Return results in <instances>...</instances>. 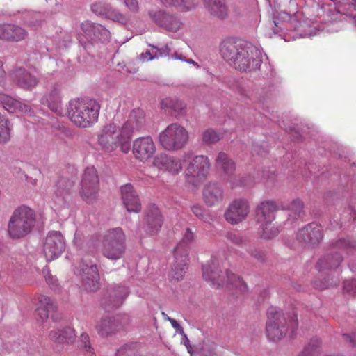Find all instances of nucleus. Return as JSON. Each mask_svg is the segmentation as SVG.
I'll list each match as a JSON object with an SVG mask.
<instances>
[{"label": "nucleus", "instance_id": "4be33fe9", "mask_svg": "<svg viewBox=\"0 0 356 356\" xmlns=\"http://www.w3.org/2000/svg\"><path fill=\"white\" fill-rule=\"evenodd\" d=\"M60 90V85L54 84L51 86L49 90L42 98V103L47 105L56 115L62 116L64 111L61 103Z\"/></svg>", "mask_w": 356, "mask_h": 356}, {"label": "nucleus", "instance_id": "aec40b11", "mask_svg": "<svg viewBox=\"0 0 356 356\" xmlns=\"http://www.w3.org/2000/svg\"><path fill=\"white\" fill-rule=\"evenodd\" d=\"M163 224V217L158 207L151 204L145 211V219L143 226L145 232L150 235L156 234Z\"/></svg>", "mask_w": 356, "mask_h": 356}, {"label": "nucleus", "instance_id": "6ab92c4d", "mask_svg": "<svg viewBox=\"0 0 356 356\" xmlns=\"http://www.w3.org/2000/svg\"><path fill=\"white\" fill-rule=\"evenodd\" d=\"M149 16L158 26L169 31L176 32L181 25V22L177 16L161 10L149 12Z\"/></svg>", "mask_w": 356, "mask_h": 356}, {"label": "nucleus", "instance_id": "2eb2a0df", "mask_svg": "<svg viewBox=\"0 0 356 356\" xmlns=\"http://www.w3.org/2000/svg\"><path fill=\"white\" fill-rule=\"evenodd\" d=\"M145 125L144 111L139 108L133 109L129 114L127 119L120 124V127L131 142L134 134L142 130Z\"/></svg>", "mask_w": 356, "mask_h": 356}, {"label": "nucleus", "instance_id": "dca6fc26", "mask_svg": "<svg viewBox=\"0 0 356 356\" xmlns=\"http://www.w3.org/2000/svg\"><path fill=\"white\" fill-rule=\"evenodd\" d=\"M216 166L227 177V181L232 187L246 185V183L235 175V163L224 152H220L216 159Z\"/></svg>", "mask_w": 356, "mask_h": 356}, {"label": "nucleus", "instance_id": "864d4df0", "mask_svg": "<svg viewBox=\"0 0 356 356\" xmlns=\"http://www.w3.org/2000/svg\"><path fill=\"white\" fill-rule=\"evenodd\" d=\"M193 213L199 218L204 221L207 220V218L206 217V213L203 209V208L198 205H195L192 208Z\"/></svg>", "mask_w": 356, "mask_h": 356}, {"label": "nucleus", "instance_id": "338daca9", "mask_svg": "<svg viewBox=\"0 0 356 356\" xmlns=\"http://www.w3.org/2000/svg\"><path fill=\"white\" fill-rule=\"evenodd\" d=\"M6 72L3 67V63L0 61V83L4 80Z\"/></svg>", "mask_w": 356, "mask_h": 356}, {"label": "nucleus", "instance_id": "49530a36", "mask_svg": "<svg viewBox=\"0 0 356 356\" xmlns=\"http://www.w3.org/2000/svg\"><path fill=\"white\" fill-rule=\"evenodd\" d=\"M263 231L261 234V237L265 239H270L273 237L276 236L280 230L278 228L275 227L274 225H271V224L268 225H261Z\"/></svg>", "mask_w": 356, "mask_h": 356}, {"label": "nucleus", "instance_id": "37998d69", "mask_svg": "<svg viewBox=\"0 0 356 356\" xmlns=\"http://www.w3.org/2000/svg\"><path fill=\"white\" fill-rule=\"evenodd\" d=\"M282 208L283 209L290 210L291 213H290L289 216L293 218H297L301 216L303 209V203L300 200L296 199L293 200L289 205L282 206Z\"/></svg>", "mask_w": 356, "mask_h": 356}, {"label": "nucleus", "instance_id": "4d7b16f0", "mask_svg": "<svg viewBox=\"0 0 356 356\" xmlns=\"http://www.w3.org/2000/svg\"><path fill=\"white\" fill-rule=\"evenodd\" d=\"M8 24L0 23V40H6L8 37Z\"/></svg>", "mask_w": 356, "mask_h": 356}, {"label": "nucleus", "instance_id": "412c9836", "mask_svg": "<svg viewBox=\"0 0 356 356\" xmlns=\"http://www.w3.org/2000/svg\"><path fill=\"white\" fill-rule=\"evenodd\" d=\"M91 10L97 15L103 16L113 22L125 24L129 18L118 10L112 8L108 4L103 2H96L91 5Z\"/></svg>", "mask_w": 356, "mask_h": 356}, {"label": "nucleus", "instance_id": "39448f33", "mask_svg": "<svg viewBox=\"0 0 356 356\" xmlns=\"http://www.w3.org/2000/svg\"><path fill=\"white\" fill-rule=\"evenodd\" d=\"M218 267V259L213 257L207 264L202 266L203 278L213 286L219 287L227 284L241 293L246 291L247 285L239 277L229 271H226L225 275H220Z\"/></svg>", "mask_w": 356, "mask_h": 356}, {"label": "nucleus", "instance_id": "423d86ee", "mask_svg": "<svg viewBox=\"0 0 356 356\" xmlns=\"http://www.w3.org/2000/svg\"><path fill=\"white\" fill-rule=\"evenodd\" d=\"M268 321L266 323V334L271 341L280 340L290 330V337H293L295 330L298 327V319L296 315L292 316L286 327V319L282 312L276 307H271L267 312Z\"/></svg>", "mask_w": 356, "mask_h": 356}, {"label": "nucleus", "instance_id": "7ed1b4c3", "mask_svg": "<svg viewBox=\"0 0 356 356\" xmlns=\"http://www.w3.org/2000/svg\"><path fill=\"white\" fill-rule=\"evenodd\" d=\"M97 143L106 152H113L120 148L122 153L127 154L131 149V143L116 120L103 127L97 136Z\"/></svg>", "mask_w": 356, "mask_h": 356}, {"label": "nucleus", "instance_id": "20e7f679", "mask_svg": "<svg viewBox=\"0 0 356 356\" xmlns=\"http://www.w3.org/2000/svg\"><path fill=\"white\" fill-rule=\"evenodd\" d=\"M36 222V214L30 207L22 205L12 213L8 224V233L13 239H19L28 235Z\"/></svg>", "mask_w": 356, "mask_h": 356}, {"label": "nucleus", "instance_id": "a19ab883", "mask_svg": "<svg viewBox=\"0 0 356 356\" xmlns=\"http://www.w3.org/2000/svg\"><path fill=\"white\" fill-rule=\"evenodd\" d=\"M10 124L5 115L0 113V143H6L10 138Z\"/></svg>", "mask_w": 356, "mask_h": 356}, {"label": "nucleus", "instance_id": "1a4fd4ad", "mask_svg": "<svg viewBox=\"0 0 356 356\" xmlns=\"http://www.w3.org/2000/svg\"><path fill=\"white\" fill-rule=\"evenodd\" d=\"M184 162L188 163L185 168L187 182L197 186L207 177L210 168V162L207 156L186 154L184 156Z\"/></svg>", "mask_w": 356, "mask_h": 356}, {"label": "nucleus", "instance_id": "58836bf2", "mask_svg": "<svg viewBox=\"0 0 356 356\" xmlns=\"http://www.w3.org/2000/svg\"><path fill=\"white\" fill-rule=\"evenodd\" d=\"M73 181L64 178L60 179L56 185L55 194L58 197H63L65 200V195L70 193L73 187Z\"/></svg>", "mask_w": 356, "mask_h": 356}, {"label": "nucleus", "instance_id": "bf43d9fd", "mask_svg": "<svg viewBox=\"0 0 356 356\" xmlns=\"http://www.w3.org/2000/svg\"><path fill=\"white\" fill-rule=\"evenodd\" d=\"M43 273L44 275L47 282L51 285H54L56 282V280L53 277V276L49 273V270L47 269L43 270Z\"/></svg>", "mask_w": 356, "mask_h": 356}, {"label": "nucleus", "instance_id": "8fccbe9b", "mask_svg": "<svg viewBox=\"0 0 356 356\" xmlns=\"http://www.w3.org/2000/svg\"><path fill=\"white\" fill-rule=\"evenodd\" d=\"M140 57L143 62H146L154 59H158V54H155L154 46H152L149 50H147L145 52L141 53Z\"/></svg>", "mask_w": 356, "mask_h": 356}, {"label": "nucleus", "instance_id": "a211bd4d", "mask_svg": "<svg viewBox=\"0 0 356 356\" xmlns=\"http://www.w3.org/2000/svg\"><path fill=\"white\" fill-rule=\"evenodd\" d=\"M12 81L19 88L31 90L38 83L37 76L24 67H18L10 74Z\"/></svg>", "mask_w": 356, "mask_h": 356}, {"label": "nucleus", "instance_id": "a878e982", "mask_svg": "<svg viewBox=\"0 0 356 356\" xmlns=\"http://www.w3.org/2000/svg\"><path fill=\"white\" fill-rule=\"evenodd\" d=\"M278 209L277 204L272 201L261 202L256 209V216L261 225H268L275 220V213Z\"/></svg>", "mask_w": 356, "mask_h": 356}, {"label": "nucleus", "instance_id": "13d9d810", "mask_svg": "<svg viewBox=\"0 0 356 356\" xmlns=\"http://www.w3.org/2000/svg\"><path fill=\"white\" fill-rule=\"evenodd\" d=\"M126 6L133 11H136L138 8L137 0H124Z\"/></svg>", "mask_w": 356, "mask_h": 356}, {"label": "nucleus", "instance_id": "4c0bfd02", "mask_svg": "<svg viewBox=\"0 0 356 356\" xmlns=\"http://www.w3.org/2000/svg\"><path fill=\"white\" fill-rule=\"evenodd\" d=\"M7 31V41L9 42H19L28 35L27 31L24 28L13 24H8Z\"/></svg>", "mask_w": 356, "mask_h": 356}, {"label": "nucleus", "instance_id": "c85d7f7f", "mask_svg": "<svg viewBox=\"0 0 356 356\" xmlns=\"http://www.w3.org/2000/svg\"><path fill=\"white\" fill-rule=\"evenodd\" d=\"M129 291L124 286H118L110 291L109 295L106 300V309H113L119 307L128 296Z\"/></svg>", "mask_w": 356, "mask_h": 356}, {"label": "nucleus", "instance_id": "72a5a7b5", "mask_svg": "<svg viewBox=\"0 0 356 356\" xmlns=\"http://www.w3.org/2000/svg\"><path fill=\"white\" fill-rule=\"evenodd\" d=\"M49 337L52 341L56 343H69L74 339L75 334L72 327H67L63 330L51 331Z\"/></svg>", "mask_w": 356, "mask_h": 356}, {"label": "nucleus", "instance_id": "680f3d73", "mask_svg": "<svg viewBox=\"0 0 356 356\" xmlns=\"http://www.w3.org/2000/svg\"><path fill=\"white\" fill-rule=\"evenodd\" d=\"M337 246L338 248H348V247H350V243L346 240V239H341V240H339L337 243Z\"/></svg>", "mask_w": 356, "mask_h": 356}, {"label": "nucleus", "instance_id": "69168bd1", "mask_svg": "<svg viewBox=\"0 0 356 356\" xmlns=\"http://www.w3.org/2000/svg\"><path fill=\"white\" fill-rule=\"evenodd\" d=\"M171 58L175 60H180L183 61V60H185V56H183L181 54L175 52L173 54H172Z\"/></svg>", "mask_w": 356, "mask_h": 356}, {"label": "nucleus", "instance_id": "bb28decb", "mask_svg": "<svg viewBox=\"0 0 356 356\" xmlns=\"http://www.w3.org/2000/svg\"><path fill=\"white\" fill-rule=\"evenodd\" d=\"M81 29L88 40L106 39L109 35V31L105 27L90 21L83 22L81 24Z\"/></svg>", "mask_w": 356, "mask_h": 356}, {"label": "nucleus", "instance_id": "7c9ffc66", "mask_svg": "<svg viewBox=\"0 0 356 356\" xmlns=\"http://www.w3.org/2000/svg\"><path fill=\"white\" fill-rule=\"evenodd\" d=\"M120 328V326L116 320L109 316L102 318L96 325V330L102 337H108L115 334Z\"/></svg>", "mask_w": 356, "mask_h": 356}, {"label": "nucleus", "instance_id": "f03ea898", "mask_svg": "<svg viewBox=\"0 0 356 356\" xmlns=\"http://www.w3.org/2000/svg\"><path fill=\"white\" fill-rule=\"evenodd\" d=\"M100 108V104L95 99H73L69 102L67 115L75 126L89 128L97 122Z\"/></svg>", "mask_w": 356, "mask_h": 356}, {"label": "nucleus", "instance_id": "9d476101", "mask_svg": "<svg viewBox=\"0 0 356 356\" xmlns=\"http://www.w3.org/2000/svg\"><path fill=\"white\" fill-rule=\"evenodd\" d=\"M74 273L80 277L81 287L87 291H95L99 288V275L97 265L88 259H82L80 265L74 270Z\"/></svg>", "mask_w": 356, "mask_h": 356}, {"label": "nucleus", "instance_id": "6e6552de", "mask_svg": "<svg viewBox=\"0 0 356 356\" xmlns=\"http://www.w3.org/2000/svg\"><path fill=\"white\" fill-rule=\"evenodd\" d=\"M188 138V132L183 126L172 123L159 134V143L164 149L173 152L184 148Z\"/></svg>", "mask_w": 356, "mask_h": 356}, {"label": "nucleus", "instance_id": "f257e3e1", "mask_svg": "<svg viewBox=\"0 0 356 356\" xmlns=\"http://www.w3.org/2000/svg\"><path fill=\"white\" fill-rule=\"evenodd\" d=\"M223 58L235 69L243 72H252L259 69L262 63L261 50L251 42L228 39L220 45Z\"/></svg>", "mask_w": 356, "mask_h": 356}, {"label": "nucleus", "instance_id": "09e8293b", "mask_svg": "<svg viewBox=\"0 0 356 356\" xmlns=\"http://www.w3.org/2000/svg\"><path fill=\"white\" fill-rule=\"evenodd\" d=\"M136 353L132 345H124L117 350L115 356H135Z\"/></svg>", "mask_w": 356, "mask_h": 356}, {"label": "nucleus", "instance_id": "0e129e2a", "mask_svg": "<svg viewBox=\"0 0 356 356\" xmlns=\"http://www.w3.org/2000/svg\"><path fill=\"white\" fill-rule=\"evenodd\" d=\"M348 213L353 221L356 220V211L353 207H349L347 210Z\"/></svg>", "mask_w": 356, "mask_h": 356}, {"label": "nucleus", "instance_id": "774afa93", "mask_svg": "<svg viewBox=\"0 0 356 356\" xmlns=\"http://www.w3.org/2000/svg\"><path fill=\"white\" fill-rule=\"evenodd\" d=\"M170 323H171L172 326L175 329H176V330H179V328H181L180 325L179 324V323H178L176 320H175V319H170Z\"/></svg>", "mask_w": 356, "mask_h": 356}, {"label": "nucleus", "instance_id": "e2e57ef3", "mask_svg": "<svg viewBox=\"0 0 356 356\" xmlns=\"http://www.w3.org/2000/svg\"><path fill=\"white\" fill-rule=\"evenodd\" d=\"M42 24V22L40 20H35L34 22H26V24L28 26L36 29H38Z\"/></svg>", "mask_w": 356, "mask_h": 356}, {"label": "nucleus", "instance_id": "4468645a", "mask_svg": "<svg viewBox=\"0 0 356 356\" xmlns=\"http://www.w3.org/2000/svg\"><path fill=\"white\" fill-rule=\"evenodd\" d=\"M183 161L184 159L161 153L154 157L152 165L161 171L175 176L181 172Z\"/></svg>", "mask_w": 356, "mask_h": 356}, {"label": "nucleus", "instance_id": "5fc2aeb1", "mask_svg": "<svg viewBox=\"0 0 356 356\" xmlns=\"http://www.w3.org/2000/svg\"><path fill=\"white\" fill-rule=\"evenodd\" d=\"M248 252L249 254L254 257L258 261H264V254L262 252L257 250L254 247L250 246L249 249L248 250Z\"/></svg>", "mask_w": 356, "mask_h": 356}, {"label": "nucleus", "instance_id": "f8f14e48", "mask_svg": "<svg viewBox=\"0 0 356 356\" xmlns=\"http://www.w3.org/2000/svg\"><path fill=\"white\" fill-rule=\"evenodd\" d=\"M156 147L152 138L149 136L136 138L132 144V154L134 159L145 163L154 159Z\"/></svg>", "mask_w": 356, "mask_h": 356}, {"label": "nucleus", "instance_id": "ea45409f", "mask_svg": "<svg viewBox=\"0 0 356 356\" xmlns=\"http://www.w3.org/2000/svg\"><path fill=\"white\" fill-rule=\"evenodd\" d=\"M321 344V341L318 337L312 338L299 356H316L319 353Z\"/></svg>", "mask_w": 356, "mask_h": 356}, {"label": "nucleus", "instance_id": "e433bc0d", "mask_svg": "<svg viewBox=\"0 0 356 356\" xmlns=\"http://www.w3.org/2000/svg\"><path fill=\"white\" fill-rule=\"evenodd\" d=\"M165 6H173L181 11L194 9L198 3L197 0H160Z\"/></svg>", "mask_w": 356, "mask_h": 356}, {"label": "nucleus", "instance_id": "9b49d317", "mask_svg": "<svg viewBox=\"0 0 356 356\" xmlns=\"http://www.w3.org/2000/svg\"><path fill=\"white\" fill-rule=\"evenodd\" d=\"M81 186L82 198L88 203L93 202L97 198L99 191V178L93 166L85 169Z\"/></svg>", "mask_w": 356, "mask_h": 356}, {"label": "nucleus", "instance_id": "c9c22d12", "mask_svg": "<svg viewBox=\"0 0 356 356\" xmlns=\"http://www.w3.org/2000/svg\"><path fill=\"white\" fill-rule=\"evenodd\" d=\"M102 243L126 244V236L123 229L120 227L108 229L102 236Z\"/></svg>", "mask_w": 356, "mask_h": 356}, {"label": "nucleus", "instance_id": "de8ad7c7", "mask_svg": "<svg viewBox=\"0 0 356 356\" xmlns=\"http://www.w3.org/2000/svg\"><path fill=\"white\" fill-rule=\"evenodd\" d=\"M80 347L87 354V356H95L93 348L90 346L89 342V336L87 334L81 335Z\"/></svg>", "mask_w": 356, "mask_h": 356}, {"label": "nucleus", "instance_id": "603ef678", "mask_svg": "<svg viewBox=\"0 0 356 356\" xmlns=\"http://www.w3.org/2000/svg\"><path fill=\"white\" fill-rule=\"evenodd\" d=\"M155 54H158V58L168 56L171 53V48L168 44H166L161 48L154 46Z\"/></svg>", "mask_w": 356, "mask_h": 356}, {"label": "nucleus", "instance_id": "f704fd0d", "mask_svg": "<svg viewBox=\"0 0 356 356\" xmlns=\"http://www.w3.org/2000/svg\"><path fill=\"white\" fill-rule=\"evenodd\" d=\"M342 259L343 257L339 253L327 254L318 261L316 268L319 271L336 268L339 266Z\"/></svg>", "mask_w": 356, "mask_h": 356}, {"label": "nucleus", "instance_id": "393cba45", "mask_svg": "<svg viewBox=\"0 0 356 356\" xmlns=\"http://www.w3.org/2000/svg\"><path fill=\"white\" fill-rule=\"evenodd\" d=\"M0 103L8 112L11 113L20 112L31 116L33 113L30 105L3 92H0Z\"/></svg>", "mask_w": 356, "mask_h": 356}, {"label": "nucleus", "instance_id": "3c124183", "mask_svg": "<svg viewBox=\"0 0 356 356\" xmlns=\"http://www.w3.org/2000/svg\"><path fill=\"white\" fill-rule=\"evenodd\" d=\"M344 291L350 295H354L356 293V280H346L343 285Z\"/></svg>", "mask_w": 356, "mask_h": 356}, {"label": "nucleus", "instance_id": "b1692460", "mask_svg": "<svg viewBox=\"0 0 356 356\" xmlns=\"http://www.w3.org/2000/svg\"><path fill=\"white\" fill-rule=\"evenodd\" d=\"M297 238L307 244L318 243L323 238L322 228L318 224L312 222L298 231Z\"/></svg>", "mask_w": 356, "mask_h": 356}, {"label": "nucleus", "instance_id": "5701e85b", "mask_svg": "<svg viewBox=\"0 0 356 356\" xmlns=\"http://www.w3.org/2000/svg\"><path fill=\"white\" fill-rule=\"evenodd\" d=\"M122 200L128 212L138 213L141 204L136 191L131 184H127L120 188Z\"/></svg>", "mask_w": 356, "mask_h": 356}, {"label": "nucleus", "instance_id": "6e6d98bb", "mask_svg": "<svg viewBox=\"0 0 356 356\" xmlns=\"http://www.w3.org/2000/svg\"><path fill=\"white\" fill-rule=\"evenodd\" d=\"M343 338L346 341H348L350 344L356 348V334H343Z\"/></svg>", "mask_w": 356, "mask_h": 356}, {"label": "nucleus", "instance_id": "2f4dec72", "mask_svg": "<svg viewBox=\"0 0 356 356\" xmlns=\"http://www.w3.org/2000/svg\"><path fill=\"white\" fill-rule=\"evenodd\" d=\"M209 13L220 19H225L228 15V8L225 0H204Z\"/></svg>", "mask_w": 356, "mask_h": 356}, {"label": "nucleus", "instance_id": "ddd939ff", "mask_svg": "<svg viewBox=\"0 0 356 356\" xmlns=\"http://www.w3.org/2000/svg\"><path fill=\"white\" fill-rule=\"evenodd\" d=\"M65 248V242L58 231L48 232L43 241V252L47 261L58 258Z\"/></svg>", "mask_w": 356, "mask_h": 356}, {"label": "nucleus", "instance_id": "cd10ccee", "mask_svg": "<svg viewBox=\"0 0 356 356\" xmlns=\"http://www.w3.org/2000/svg\"><path fill=\"white\" fill-rule=\"evenodd\" d=\"M203 198L206 204L209 207L218 204L222 201L223 190L216 184H208L204 189Z\"/></svg>", "mask_w": 356, "mask_h": 356}, {"label": "nucleus", "instance_id": "473e14b6", "mask_svg": "<svg viewBox=\"0 0 356 356\" xmlns=\"http://www.w3.org/2000/svg\"><path fill=\"white\" fill-rule=\"evenodd\" d=\"M126 244L102 243V254L111 260H118L122 258L125 252Z\"/></svg>", "mask_w": 356, "mask_h": 356}, {"label": "nucleus", "instance_id": "f3484780", "mask_svg": "<svg viewBox=\"0 0 356 356\" xmlns=\"http://www.w3.org/2000/svg\"><path fill=\"white\" fill-rule=\"evenodd\" d=\"M249 213L248 202L244 199H237L229 204L225 212V218L229 223L236 225L244 220Z\"/></svg>", "mask_w": 356, "mask_h": 356}, {"label": "nucleus", "instance_id": "052dcab7", "mask_svg": "<svg viewBox=\"0 0 356 356\" xmlns=\"http://www.w3.org/2000/svg\"><path fill=\"white\" fill-rule=\"evenodd\" d=\"M73 242L77 246H80L81 245L82 236L79 232H75Z\"/></svg>", "mask_w": 356, "mask_h": 356}, {"label": "nucleus", "instance_id": "c03bdc74", "mask_svg": "<svg viewBox=\"0 0 356 356\" xmlns=\"http://www.w3.org/2000/svg\"><path fill=\"white\" fill-rule=\"evenodd\" d=\"M202 141L206 144H213L217 143L220 138V135L213 129H207L202 134Z\"/></svg>", "mask_w": 356, "mask_h": 356}, {"label": "nucleus", "instance_id": "a18cd8bd", "mask_svg": "<svg viewBox=\"0 0 356 356\" xmlns=\"http://www.w3.org/2000/svg\"><path fill=\"white\" fill-rule=\"evenodd\" d=\"M226 238L227 240L235 245L241 246L247 245L246 238L241 236L239 233L229 232L226 234Z\"/></svg>", "mask_w": 356, "mask_h": 356}, {"label": "nucleus", "instance_id": "79ce46f5", "mask_svg": "<svg viewBox=\"0 0 356 356\" xmlns=\"http://www.w3.org/2000/svg\"><path fill=\"white\" fill-rule=\"evenodd\" d=\"M161 106L162 108H170L178 113H181L186 108V104L177 98H166L162 100Z\"/></svg>", "mask_w": 356, "mask_h": 356}, {"label": "nucleus", "instance_id": "0eeeda50", "mask_svg": "<svg viewBox=\"0 0 356 356\" xmlns=\"http://www.w3.org/2000/svg\"><path fill=\"white\" fill-rule=\"evenodd\" d=\"M193 239V233L189 229H186L182 240L174 250L173 259L171 261L170 277L175 280L181 279L188 269V244Z\"/></svg>", "mask_w": 356, "mask_h": 356}, {"label": "nucleus", "instance_id": "c756f323", "mask_svg": "<svg viewBox=\"0 0 356 356\" xmlns=\"http://www.w3.org/2000/svg\"><path fill=\"white\" fill-rule=\"evenodd\" d=\"M56 306L53 301L47 296H41L39 298L36 309L37 320L44 323L48 319L49 314L54 312Z\"/></svg>", "mask_w": 356, "mask_h": 356}]
</instances>
